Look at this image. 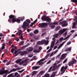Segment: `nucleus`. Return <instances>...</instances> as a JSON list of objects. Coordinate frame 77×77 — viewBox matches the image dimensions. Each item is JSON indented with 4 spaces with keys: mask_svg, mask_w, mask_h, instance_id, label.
Segmentation results:
<instances>
[{
    "mask_svg": "<svg viewBox=\"0 0 77 77\" xmlns=\"http://www.w3.org/2000/svg\"><path fill=\"white\" fill-rule=\"evenodd\" d=\"M9 19L8 21L10 23H14L15 22H17L18 23H20V20L19 19H16V16L14 15H10L9 16Z\"/></svg>",
    "mask_w": 77,
    "mask_h": 77,
    "instance_id": "nucleus-1",
    "label": "nucleus"
},
{
    "mask_svg": "<svg viewBox=\"0 0 77 77\" xmlns=\"http://www.w3.org/2000/svg\"><path fill=\"white\" fill-rule=\"evenodd\" d=\"M49 42L48 40H42L41 41H38L37 42V44L38 45H43V44H45V45H48Z\"/></svg>",
    "mask_w": 77,
    "mask_h": 77,
    "instance_id": "nucleus-2",
    "label": "nucleus"
},
{
    "mask_svg": "<svg viewBox=\"0 0 77 77\" xmlns=\"http://www.w3.org/2000/svg\"><path fill=\"white\" fill-rule=\"evenodd\" d=\"M41 19L42 20L48 22L49 23H50V22H51V18L45 15L42 16Z\"/></svg>",
    "mask_w": 77,
    "mask_h": 77,
    "instance_id": "nucleus-3",
    "label": "nucleus"
},
{
    "mask_svg": "<svg viewBox=\"0 0 77 77\" xmlns=\"http://www.w3.org/2000/svg\"><path fill=\"white\" fill-rule=\"evenodd\" d=\"M62 20H63V19L60 20L58 21V23H59V24L60 25H62V27H66V26H67V25H68V24L66 23V21L64 20L63 22H61Z\"/></svg>",
    "mask_w": 77,
    "mask_h": 77,
    "instance_id": "nucleus-4",
    "label": "nucleus"
},
{
    "mask_svg": "<svg viewBox=\"0 0 77 77\" xmlns=\"http://www.w3.org/2000/svg\"><path fill=\"white\" fill-rule=\"evenodd\" d=\"M77 62V60L75 59H73L72 60L70 61L68 63V65L69 66L73 65L74 64H75Z\"/></svg>",
    "mask_w": 77,
    "mask_h": 77,
    "instance_id": "nucleus-5",
    "label": "nucleus"
},
{
    "mask_svg": "<svg viewBox=\"0 0 77 77\" xmlns=\"http://www.w3.org/2000/svg\"><path fill=\"white\" fill-rule=\"evenodd\" d=\"M27 60H28V59H26L25 60H23L22 62H20L19 65H22L23 63H25V64L23 65V66L26 65L27 64Z\"/></svg>",
    "mask_w": 77,
    "mask_h": 77,
    "instance_id": "nucleus-6",
    "label": "nucleus"
},
{
    "mask_svg": "<svg viewBox=\"0 0 77 77\" xmlns=\"http://www.w3.org/2000/svg\"><path fill=\"white\" fill-rule=\"evenodd\" d=\"M0 73H1V74H0V75H3V74H5V75H7L8 74H10L11 73H9V72L8 70H4V71H1Z\"/></svg>",
    "mask_w": 77,
    "mask_h": 77,
    "instance_id": "nucleus-7",
    "label": "nucleus"
},
{
    "mask_svg": "<svg viewBox=\"0 0 77 77\" xmlns=\"http://www.w3.org/2000/svg\"><path fill=\"white\" fill-rule=\"evenodd\" d=\"M29 27V24L26 22H24L23 23L22 27L23 29H26V27Z\"/></svg>",
    "mask_w": 77,
    "mask_h": 77,
    "instance_id": "nucleus-8",
    "label": "nucleus"
},
{
    "mask_svg": "<svg viewBox=\"0 0 77 77\" xmlns=\"http://www.w3.org/2000/svg\"><path fill=\"white\" fill-rule=\"evenodd\" d=\"M61 66V64H59L58 65H57V63H54L53 65V70H55L56 68H58L59 67H60Z\"/></svg>",
    "mask_w": 77,
    "mask_h": 77,
    "instance_id": "nucleus-9",
    "label": "nucleus"
},
{
    "mask_svg": "<svg viewBox=\"0 0 77 77\" xmlns=\"http://www.w3.org/2000/svg\"><path fill=\"white\" fill-rule=\"evenodd\" d=\"M47 25H48V23H45L39 24V26L40 27H46Z\"/></svg>",
    "mask_w": 77,
    "mask_h": 77,
    "instance_id": "nucleus-10",
    "label": "nucleus"
},
{
    "mask_svg": "<svg viewBox=\"0 0 77 77\" xmlns=\"http://www.w3.org/2000/svg\"><path fill=\"white\" fill-rule=\"evenodd\" d=\"M52 40H53L51 42L50 48H53L54 47V44H55V42H56L55 38H52Z\"/></svg>",
    "mask_w": 77,
    "mask_h": 77,
    "instance_id": "nucleus-11",
    "label": "nucleus"
},
{
    "mask_svg": "<svg viewBox=\"0 0 77 77\" xmlns=\"http://www.w3.org/2000/svg\"><path fill=\"white\" fill-rule=\"evenodd\" d=\"M18 54H20V56H24L26 54H27V52L26 51H20L18 52Z\"/></svg>",
    "mask_w": 77,
    "mask_h": 77,
    "instance_id": "nucleus-12",
    "label": "nucleus"
},
{
    "mask_svg": "<svg viewBox=\"0 0 77 77\" xmlns=\"http://www.w3.org/2000/svg\"><path fill=\"white\" fill-rule=\"evenodd\" d=\"M45 60V58H43L41 60H40L39 61H38L37 63V64H39V65H42L43 63H44V62H42L44 60Z\"/></svg>",
    "mask_w": 77,
    "mask_h": 77,
    "instance_id": "nucleus-13",
    "label": "nucleus"
},
{
    "mask_svg": "<svg viewBox=\"0 0 77 77\" xmlns=\"http://www.w3.org/2000/svg\"><path fill=\"white\" fill-rule=\"evenodd\" d=\"M67 68H68V66H66L65 67L63 66L61 69V71H62L63 72H64L66 70Z\"/></svg>",
    "mask_w": 77,
    "mask_h": 77,
    "instance_id": "nucleus-14",
    "label": "nucleus"
},
{
    "mask_svg": "<svg viewBox=\"0 0 77 77\" xmlns=\"http://www.w3.org/2000/svg\"><path fill=\"white\" fill-rule=\"evenodd\" d=\"M67 30V29H64L62 30H60L59 32V35H62L63 32H65L66 30Z\"/></svg>",
    "mask_w": 77,
    "mask_h": 77,
    "instance_id": "nucleus-15",
    "label": "nucleus"
},
{
    "mask_svg": "<svg viewBox=\"0 0 77 77\" xmlns=\"http://www.w3.org/2000/svg\"><path fill=\"white\" fill-rule=\"evenodd\" d=\"M67 54L66 53L62 54L60 58V60H62V59H64L66 58V56Z\"/></svg>",
    "mask_w": 77,
    "mask_h": 77,
    "instance_id": "nucleus-16",
    "label": "nucleus"
},
{
    "mask_svg": "<svg viewBox=\"0 0 77 77\" xmlns=\"http://www.w3.org/2000/svg\"><path fill=\"white\" fill-rule=\"evenodd\" d=\"M22 34V31L21 30H19L17 33V34L18 36H20Z\"/></svg>",
    "mask_w": 77,
    "mask_h": 77,
    "instance_id": "nucleus-17",
    "label": "nucleus"
},
{
    "mask_svg": "<svg viewBox=\"0 0 77 77\" xmlns=\"http://www.w3.org/2000/svg\"><path fill=\"white\" fill-rule=\"evenodd\" d=\"M45 73V71H42L39 72V75H38H38H39V76H41V75H42Z\"/></svg>",
    "mask_w": 77,
    "mask_h": 77,
    "instance_id": "nucleus-18",
    "label": "nucleus"
},
{
    "mask_svg": "<svg viewBox=\"0 0 77 77\" xmlns=\"http://www.w3.org/2000/svg\"><path fill=\"white\" fill-rule=\"evenodd\" d=\"M39 68H40V66H33L32 67V69L34 70H36V69H38Z\"/></svg>",
    "mask_w": 77,
    "mask_h": 77,
    "instance_id": "nucleus-19",
    "label": "nucleus"
},
{
    "mask_svg": "<svg viewBox=\"0 0 77 77\" xmlns=\"http://www.w3.org/2000/svg\"><path fill=\"white\" fill-rule=\"evenodd\" d=\"M28 49H26L27 51H28L29 52H30L31 51H33V48L32 47H30L29 48H27Z\"/></svg>",
    "mask_w": 77,
    "mask_h": 77,
    "instance_id": "nucleus-20",
    "label": "nucleus"
},
{
    "mask_svg": "<svg viewBox=\"0 0 77 77\" xmlns=\"http://www.w3.org/2000/svg\"><path fill=\"white\" fill-rule=\"evenodd\" d=\"M66 41H67V40H66L65 42H63V43H62L61 44H60L58 47V49H59L61 47L62 45H63L64 44H65V43L66 42Z\"/></svg>",
    "mask_w": 77,
    "mask_h": 77,
    "instance_id": "nucleus-21",
    "label": "nucleus"
},
{
    "mask_svg": "<svg viewBox=\"0 0 77 77\" xmlns=\"http://www.w3.org/2000/svg\"><path fill=\"white\" fill-rule=\"evenodd\" d=\"M2 48H0V51H1V50H3V49H5V45H6V44L5 43H3L2 45Z\"/></svg>",
    "mask_w": 77,
    "mask_h": 77,
    "instance_id": "nucleus-22",
    "label": "nucleus"
},
{
    "mask_svg": "<svg viewBox=\"0 0 77 77\" xmlns=\"http://www.w3.org/2000/svg\"><path fill=\"white\" fill-rule=\"evenodd\" d=\"M37 20H35L34 21L33 23H31V24H30V27H32L33 26V24H35V23H36V22H37Z\"/></svg>",
    "mask_w": 77,
    "mask_h": 77,
    "instance_id": "nucleus-23",
    "label": "nucleus"
},
{
    "mask_svg": "<svg viewBox=\"0 0 77 77\" xmlns=\"http://www.w3.org/2000/svg\"><path fill=\"white\" fill-rule=\"evenodd\" d=\"M77 23L75 22L73 23V25L72 26V28H73V29L75 28V25H77Z\"/></svg>",
    "mask_w": 77,
    "mask_h": 77,
    "instance_id": "nucleus-24",
    "label": "nucleus"
},
{
    "mask_svg": "<svg viewBox=\"0 0 77 77\" xmlns=\"http://www.w3.org/2000/svg\"><path fill=\"white\" fill-rule=\"evenodd\" d=\"M71 48H67L65 50V51H71Z\"/></svg>",
    "mask_w": 77,
    "mask_h": 77,
    "instance_id": "nucleus-25",
    "label": "nucleus"
},
{
    "mask_svg": "<svg viewBox=\"0 0 77 77\" xmlns=\"http://www.w3.org/2000/svg\"><path fill=\"white\" fill-rule=\"evenodd\" d=\"M17 71V69H16L13 68L11 70L10 72L9 73H11V72H14L15 71Z\"/></svg>",
    "mask_w": 77,
    "mask_h": 77,
    "instance_id": "nucleus-26",
    "label": "nucleus"
},
{
    "mask_svg": "<svg viewBox=\"0 0 77 77\" xmlns=\"http://www.w3.org/2000/svg\"><path fill=\"white\" fill-rule=\"evenodd\" d=\"M21 60H22L21 59H19L16 61V62L17 63H19L21 62Z\"/></svg>",
    "mask_w": 77,
    "mask_h": 77,
    "instance_id": "nucleus-27",
    "label": "nucleus"
},
{
    "mask_svg": "<svg viewBox=\"0 0 77 77\" xmlns=\"http://www.w3.org/2000/svg\"><path fill=\"white\" fill-rule=\"evenodd\" d=\"M49 24H52V25H57V24H58V22H55L53 23H49Z\"/></svg>",
    "mask_w": 77,
    "mask_h": 77,
    "instance_id": "nucleus-28",
    "label": "nucleus"
},
{
    "mask_svg": "<svg viewBox=\"0 0 77 77\" xmlns=\"http://www.w3.org/2000/svg\"><path fill=\"white\" fill-rule=\"evenodd\" d=\"M55 76H56V72H54L52 73L51 77H55Z\"/></svg>",
    "mask_w": 77,
    "mask_h": 77,
    "instance_id": "nucleus-29",
    "label": "nucleus"
},
{
    "mask_svg": "<svg viewBox=\"0 0 77 77\" xmlns=\"http://www.w3.org/2000/svg\"><path fill=\"white\" fill-rule=\"evenodd\" d=\"M33 52L34 53H39V52H40V51L37 50L35 49L33 50Z\"/></svg>",
    "mask_w": 77,
    "mask_h": 77,
    "instance_id": "nucleus-30",
    "label": "nucleus"
},
{
    "mask_svg": "<svg viewBox=\"0 0 77 77\" xmlns=\"http://www.w3.org/2000/svg\"><path fill=\"white\" fill-rule=\"evenodd\" d=\"M71 2L73 3H75V4H77V0H71Z\"/></svg>",
    "mask_w": 77,
    "mask_h": 77,
    "instance_id": "nucleus-31",
    "label": "nucleus"
},
{
    "mask_svg": "<svg viewBox=\"0 0 77 77\" xmlns=\"http://www.w3.org/2000/svg\"><path fill=\"white\" fill-rule=\"evenodd\" d=\"M50 27H51V29H54L55 27V25H52V24H50Z\"/></svg>",
    "mask_w": 77,
    "mask_h": 77,
    "instance_id": "nucleus-32",
    "label": "nucleus"
},
{
    "mask_svg": "<svg viewBox=\"0 0 77 77\" xmlns=\"http://www.w3.org/2000/svg\"><path fill=\"white\" fill-rule=\"evenodd\" d=\"M52 68H53V67L51 66V67H50V68H49L48 71V72H51V69H52Z\"/></svg>",
    "mask_w": 77,
    "mask_h": 77,
    "instance_id": "nucleus-33",
    "label": "nucleus"
},
{
    "mask_svg": "<svg viewBox=\"0 0 77 77\" xmlns=\"http://www.w3.org/2000/svg\"><path fill=\"white\" fill-rule=\"evenodd\" d=\"M14 74V73H11L8 75L7 77H13V75Z\"/></svg>",
    "mask_w": 77,
    "mask_h": 77,
    "instance_id": "nucleus-34",
    "label": "nucleus"
},
{
    "mask_svg": "<svg viewBox=\"0 0 77 77\" xmlns=\"http://www.w3.org/2000/svg\"><path fill=\"white\" fill-rule=\"evenodd\" d=\"M38 32H39V31H38V30H35L34 32V33L35 34H36V33H38Z\"/></svg>",
    "mask_w": 77,
    "mask_h": 77,
    "instance_id": "nucleus-35",
    "label": "nucleus"
},
{
    "mask_svg": "<svg viewBox=\"0 0 77 77\" xmlns=\"http://www.w3.org/2000/svg\"><path fill=\"white\" fill-rule=\"evenodd\" d=\"M24 41H22L20 42L19 44L20 45H22L24 44Z\"/></svg>",
    "mask_w": 77,
    "mask_h": 77,
    "instance_id": "nucleus-36",
    "label": "nucleus"
},
{
    "mask_svg": "<svg viewBox=\"0 0 77 77\" xmlns=\"http://www.w3.org/2000/svg\"><path fill=\"white\" fill-rule=\"evenodd\" d=\"M45 77H50V75H49V74L48 73H46L45 74Z\"/></svg>",
    "mask_w": 77,
    "mask_h": 77,
    "instance_id": "nucleus-37",
    "label": "nucleus"
},
{
    "mask_svg": "<svg viewBox=\"0 0 77 77\" xmlns=\"http://www.w3.org/2000/svg\"><path fill=\"white\" fill-rule=\"evenodd\" d=\"M27 23H31V21H30V20L29 19H26V20Z\"/></svg>",
    "mask_w": 77,
    "mask_h": 77,
    "instance_id": "nucleus-38",
    "label": "nucleus"
},
{
    "mask_svg": "<svg viewBox=\"0 0 77 77\" xmlns=\"http://www.w3.org/2000/svg\"><path fill=\"white\" fill-rule=\"evenodd\" d=\"M59 34H56L54 35V38H57L58 36V35H59Z\"/></svg>",
    "mask_w": 77,
    "mask_h": 77,
    "instance_id": "nucleus-39",
    "label": "nucleus"
},
{
    "mask_svg": "<svg viewBox=\"0 0 77 77\" xmlns=\"http://www.w3.org/2000/svg\"><path fill=\"white\" fill-rule=\"evenodd\" d=\"M67 60H68V59L67 58L66 59L63 61V63H66V62H67Z\"/></svg>",
    "mask_w": 77,
    "mask_h": 77,
    "instance_id": "nucleus-40",
    "label": "nucleus"
},
{
    "mask_svg": "<svg viewBox=\"0 0 77 77\" xmlns=\"http://www.w3.org/2000/svg\"><path fill=\"white\" fill-rule=\"evenodd\" d=\"M60 26H58L56 27V28L55 29V30H58L60 29Z\"/></svg>",
    "mask_w": 77,
    "mask_h": 77,
    "instance_id": "nucleus-41",
    "label": "nucleus"
},
{
    "mask_svg": "<svg viewBox=\"0 0 77 77\" xmlns=\"http://www.w3.org/2000/svg\"><path fill=\"white\" fill-rule=\"evenodd\" d=\"M36 74V72L35 71H34L33 72L32 74V75H34L35 74Z\"/></svg>",
    "mask_w": 77,
    "mask_h": 77,
    "instance_id": "nucleus-42",
    "label": "nucleus"
},
{
    "mask_svg": "<svg viewBox=\"0 0 77 77\" xmlns=\"http://www.w3.org/2000/svg\"><path fill=\"white\" fill-rule=\"evenodd\" d=\"M28 45H25V46H23L22 47V49H24V48H25L27 47Z\"/></svg>",
    "mask_w": 77,
    "mask_h": 77,
    "instance_id": "nucleus-43",
    "label": "nucleus"
},
{
    "mask_svg": "<svg viewBox=\"0 0 77 77\" xmlns=\"http://www.w3.org/2000/svg\"><path fill=\"white\" fill-rule=\"evenodd\" d=\"M69 35H68L66 38H63V40H66V39H67L68 38H69Z\"/></svg>",
    "mask_w": 77,
    "mask_h": 77,
    "instance_id": "nucleus-44",
    "label": "nucleus"
},
{
    "mask_svg": "<svg viewBox=\"0 0 77 77\" xmlns=\"http://www.w3.org/2000/svg\"><path fill=\"white\" fill-rule=\"evenodd\" d=\"M14 51H15V50H14V49L12 48L11 49V51L12 53H14Z\"/></svg>",
    "mask_w": 77,
    "mask_h": 77,
    "instance_id": "nucleus-45",
    "label": "nucleus"
},
{
    "mask_svg": "<svg viewBox=\"0 0 77 77\" xmlns=\"http://www.w3.org/2000/svg\"><path fill=\"white\" fill-rule=\"evenodd\" d=\"M14 53L15 54H18V52L17 50L15 51V52H14Z\"/></svg>",
    "mask_w": 77,
    "mask_h": 77,
    "instance_id": "nucleus-46",
    "label": "nucleus"
},
{
    "mask_svg": "<svg viewBox=\"0 0 77 77\" xmlns=\"http://www.w3.org/2000/svg\"><path fill=\"white\" fill-rule=\"evenodd\" d=\"M24 20V17H23L22 18H21L20 19V21H23V20Z\"/></svg>",
    "mask_w": 77,
    "mask_h": 77,
    "instance_id": "nucleus-47",
    "label": "nucleus"
},
{
    "mask_svg": "<svg viewBox=\"0 0 77 77\" xmlns=\"http://www.w3.org/2000/svg\"><path fill=\"white\" fill-rule=\"evenodd\" d=\"M28 57H33V55L32 54H29Z\"/></svg>",
    "mask_w": 77,
    "mask_h": 77,
    "instance_id": "nucleus-48",
    "label": "nucleus"
},
{
    "mask_svg": "<svg viewBox=\"0 0 77 77\" xmlns=\"http://www.w3.org/2000/svg\"><path fill=\"white\" fill-rule=\"evenodd\" d=\"M10 63H11V62L10 61H9L6 63V65H9V64H10Z\"/></svg>",
    "mask_w": 77,
    "mask_h": 77,
    "instance_id": "nucleus-49",
    "label": "nucleus"
},
{
    "mask_svg": "<svg viewBox=\"0 0 77 77\" xmlns=\"http://www.w3.org/2000/svg\"><path fill=\"white\" fill-rule=\"evenodd\" d=\"M15 40L16 41H17V42H18L20 40V39H19V38L17 39V38H15Z\"/></svg>",
    "mask_w": 77,
    "mask_h": 77,
    "instance_id": "nucleus-50",
    "label": "nucleus"
},
{
    "mask_svg": "<svg viewBox=\"0 0 77 77\" xmlns=\"http://www.w3.org/2000/svg\"><path fill=\"white\" fill-rule=\"evenodd\" d=\"M13 75H14V76H16V75H18V73L16 72L15 73H14Z\"/></svg>",
    "mask_w": 77,
    "mask_h": 77,
    "instance_id": "nucleus-51",
    "label": "nucleus"
},
{
    "mask_svg": "<svg viewBox=\"0 0 77 77\" xmlns=\"http://www.w3.org/2000/svg\"><path fill=\"white\" fill-rule=\"evenodd\" d=\"M38 50H39V51H41V50H42V47H39L38 48Z\"/></svg>",
    "mask_w": 77,
    "mask_h": 77,
    "instance_id": "nucleus-52",
    "label": "nucleus"
},
{
    "mask_svg": "<svg viewBox=\"0 0 77 77\" xmlns=\"http://www.w3.org/2000/svg\"><path fill=\"white\" fill-rule=\"evenodd\" d=\"M51 51V49H49V50H48L47 51V53H50V51Z\"/></svg>",
    "mask_w": 77,
    "mask_h": 77,
    "instance_id": "nucleus-53",
    "label": "nucleus"
},
{
    "mask_svg": "<svg viewBox=\"0 0 77 77\" xmlns=\"http://www.w3.org/2000/svg\"><path fill=\"white\" fill-rule=\"evenodd\" d=\"M24 70H25V69H23L21 70L19 72H20V73L22 72H23V71H24Z\"/></svg>",
    "mask_w": 77,
    "mask_h": 77,
    "instance_id": "nucleus-54",
    "label": "nucleus"
},
{
    "mask_svg": "<svg viewBox=\"0 0 77 77\" xmlns=\"http://www.w3.org/2000/svg\"><path fill=\"white\" fill-rule=\"evenodd\" d=\"M71 43V42H68L67 43V45H69Z\"/></svg>",
    "mask_w": 77,
    "mask_h": 77,
    "instance_id": "nucleus-55",
    "label": "nucleus"
},
{
    "mask_svg": "<svg viewBox=\"0 0 77 77\" xmlns=\"http://www.w3.org/2000/svg\"><path fill=\"white\" fill-rule=\"evenodd\" d=\"M35 40L33 39H31L30 40V42H34Z\"/></svg>",
    "mask_w": 77,
    "mask_h": 77,
    "instance_id": "nucleus-56",
    "label": "nucleus"
},
{
    "mask_svg": "<svg viewBox=\"0 0 77 77\" xmlns=\"http://www.w3.org/2000/svg\"><path fill=\"white\" fill-rule=\"evenodd\" d=\"M51 60H49V61H48L47 63V64H49V63H51Z\"/></svg>",
    "mask_w": 77,
    "mask_h": 77,
    "instance_id": "nucleus-57",
    "label": "nucleus"
},
{
    "mask_svg": "<svg viewBox=\"0 0 77 77\" xmlns=\"http://www.w3.org/2000/svg\"><path fill=\"white\" fill-rule=\"evenodd\" d=\"M63 37H61L60 39L59 40H60V41H62V40H63Z\"/></svg>",
    "mask_w": 77,
    "mask_h": 77,
    "instance_id": "nucleus-58",
    "label": "nucleus"
},
{
    "mask_svg": "<svg viewBox=\"0 0 77 77\" xmlns=\"http://www.w3.org/2000/svg\"><path fill=\"white\" fill-rule=\"evenodd\" d=\"M7 62V60H3L4 63H5V62Z\"/></svg>",
    "mask_w": 77,
    "mask_h": 77,
    "instance_id": "nucleus-59",
    "label": "nucleus"
},
{
    "mask_svg": "<svg viewBox=\"0 0 77 77\" xmlns=\"http://www.w3.org/2000/svg\"><path fill=\"white\" fill-rule=\"evenodd\" d=\"M20 39H21V40H23V36H20Z\"/></svg>",
    "mask_w": 77,
    "mask_h": 77,
    "instance_id": "nucleus-60",
    "label": "nucleus"
},
{
    "mask_svg": "<svg viewBox=\"0 0 77 77\" xmlns=\"http://www.w3.org/2000/svg\"><path fill=\"white\" fill-rule=\"evenodd\" d=\"M66 35H67V32H66L64 33V36H66Z\"/></svg>",
    "mask_w": 77,
    "mask_h": 77,
    "instance_id": "nucleus-61",
    "label": "nucleus"
},
{
    "mask_svg": "<svg viewBox=\"0 0 77 77\" xmlns=\"http://www.w3.org/2000/svg\"><path fill=\"white\" fill-rule=\"evenodd\" d=\"M77 18V16H75V18L74 19V21H75V20H76Z\"/></svg>",
    "mask_w": 77,
    "mask_h": 77,
    "instance_id": "nucleus-62",
    "label": "nucleus"
},
{
    "mask_svg": "<svg viewBox=\"0 0 77 77\" xmlns=\"http://www.w3.org/2000/svg\"><path fill=\"white\" fill-rule=\"evenodd\" d=\"M75 14L76 15H77V10L75 11Z\"/></svg>",
    "mask_w": 77,
    "mask_h": 77,
    "instance_id": "nucleus-63",
    "label": "nucleus"
},
{
    "mask_svg": "<svg viewBox=\"0 0 77 77\" xmlns=\"http://www.w3.org/2000/svg\"><path fill=\"white\" fill-rule=\"evenodd\" d=\"M8 43L9 44H12V42L10 41L8 42Z\"/></svg>",
    "mask_w": 77,
    "mask_h": 77,
    "instance_id": "nucleus-64",
    "label": "nucleus"
}]
</instances>
